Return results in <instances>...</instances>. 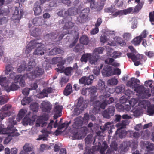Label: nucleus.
<instances>
[{"instance_id": "obj_1", "label": "nucleus", "mask_w": 154, "mask_h": 154, "mask_svg": "<svg viewBox=\"0 0 154 154\" xmlns=\"http://www.w3.org/2000/svg\"><path fill=\"white\" fill-rule=\"evenodd\" d=\"M90 94V103L94 107L92 112L94 114L98 113L100 109H104L107 104L112 103L114 101L112 97L110 98L108 100L107 97L110 96V93H112L111 91L108 92L107 94L105 92L103 93V95L99 97L100 101L97 99V94L96 92V88L95 87H91L89 91Z\"/></svg>"}, {"instance_id": "obj_2", "label": "nucleus", "mask_w": 154, "mask_h": 154, "mask_svg": "<svg viewBox=\"0 0 154 154\" xmlns=\"http://www.w3.org/2000/svg\"><path fill=\"white\" fill-rule=\"evenodd\" d=\"M6 123L8 126L6 128H4L3 124H0V134L8 136L4 141L5 144H8L11 140L12 137L19 135L17 130L14 126L17 124L14 117L9 118L6 121Z\"/></svg>"}, {"instance_id": "obj_3", "label": "nucleus", "mask_w": 154, "mask_h": 154, "mask_svg": "<svg viewBox=\"0 0 154 154\" xmlns=\"http://www.w3.org/2000/svg\"><path fill=\"white\" fill-rule=\"evenodd\" d=\"M82 118L79 117L75 119L72 125L74 129L72 131L73 137L75 139L82 138L88 132V129L86 127H82Z\"/></svg>"}, {"instance_id": "obj_4", "label": "nucleus", "mask_w": 154, "mask_h": 154, "mask_svg": "<svg viewBox=\"0 0 154 154\" xmlns=\"http://www.w3.org/2000/svg\"><path fill=\"white\" fill-rule=\"evenodd\" d=\"M140 81L137 79L132 78L128 81L127 85L132 88H134V91L137 93L136 95L138 96H142L145 98H148L151 96L150 92L149 89L144 90V88L142 85H140Z\"/></svg>"}, {"instance_id": "obj_5", "label": "nucleus", "mask_w": 154, "mask_h": 154, "mask_svg": "<svg viewBox=\"0 0 154 154\" xmlns=\"http://www.w3.org/2000/svg\"><path fill=\"white\" fill-rule=\"evenodd\" d=\"M35 47L37 48L34 51L33 54L38 56H42L46 52L45 46L42 44L38 40L31 41L28 44L26 49L23 50L24 52L26 54L30 53Z\"/></svg>"}, {"instance_id": "obj_6", "label": "nucleus", "mask_w": 154, "mask_h": 154, "mask_svg": "<svg viewBox=\"0 0 154 154\" xmlns=\"http://www.w3.org/2000/svg\"><path fill=\"white\" fill-rule=\"evenodd\" d=\"M149 104L148 101L143 100L141 101L139 103V106L132 109L131 107H130L129 105H125L123 107L124 109L126 111H130L131 112H133L134 116H138L146 110V106Z\"/></svg>"}, {"instance_id": "obj_7", "label": "nucleus", "mask_w": 154, "mask_h": 154, "mask_svg": "<svg viewBox=\"0 0 154 154\" xmlns=\"http://www.w3.org/2000/svg\"><path fill=\"white\" fill-rule=\"evenodd\" d=\"M89 11V8H86L83 10L78 9L77 11L75 9L70 8L65 11V14L67 15H76L77 13H80L81 11V16L78 17L77 20L79 22L82 23L83 22V20L87 17Z\"/></svg>"}, {"instance_id": "obj_8", "label": "nucleus", "mask_w": 154, "mask_h": 154, "mask_svg": "<svg viewBox=\"0 0 154 154\" xmlns=\"http://www.w3.org/2000/svg\"><path fill=\"white\" fill-rule=\"evenodd\" d=\"M108 147V146L106 141L103 142L102 145L101 143L99 142L98 146H94L92 149L88 150L86 149L85 153L86 154H94L96 151L100 150L101 154H110L111 152L110 149H108L106 153H105L106 150Z\"/></svg>"}, {"instance_id": "obj_9", "label": "nucleus", "mask_w": 154, "mask_h": 154, "mask_svg": "<svg viewBox=\"0 0 154 154\" xmlns=\"http://www.w3.org/2000/svg\"><path fill=\"white\" fill-rule=\"evenodd\" d=\"M129 48L132 52L131 53H127V55L129 58L131 59L134 62V65L136 66L140 64L141 63L140 60L142 61L143 56L137 53V52L132 46H130Z\"/></svg>"}, {"instance_id": "obj_10", "label": "nucleus", "mask_w": 154, "mask_h": 154, "mask_svg": "<svg viewBox=\"0 0 154 154\" xmlns=\"http://www.w3.org/2000/svg\"><path fill=\"white\" fill-rule=\"evenodd\" d=\"M58 123L57 121L56 120L55 122L53 120L51 121L50 123L48 125L47 128H44L41 131L43 133H45L46 134H42L39 136L36 139L37 140H47V137L48 134L51 132V129L53 127L56 128L57 126Z\"/></svg>"}, {"instance_id": "obj_11", "label": "nucleus", "mask_w": 154, "mask_h": 154, "mask_svg": "<svg viewBox=\"0 0 154 154\" xmlns=\"http://www.w3.org/2000/svg\"><path fill=\"white\" fill-rule=\"evenodd\" d=\"M71 18L70 17H69L67 18H65L63 20H60L59 23H65V25L63 27V29L66 30L65 31H63V32L64 34L61 35L59 37L58 40L61 39L64 36L67 34H71L72 32H69L68 29H70L72 28L74 26V24L70 21H69V20H70Z\"/></svg>"}, {"instance_id": "obj_12", "label": "nucleus", "mask_w": 154, "mask_h": 154, "mask_svg": "<svg viewBox=\"0 0 154 154\" xmlns=\"http://www.w3.org/2000/svg\"><path fill=\"white\" fill-rule=\"evenodd\" d=\"M127 124V122L126 120L122 121L121 122L116 124V126L119 128L116 133L115 136H118L121 138L125 137L126 135L129 134L128 131H126L124 130H122V128H125Z\"/></svg>"}, {"instance_id": "obj_13", "label": "nucleus", "mask_w": 154, "mask_h": 154, "mask_svg": "<svg viewBox=\"0 0 154 154\" xmlns=\"http://www.w3.org/2000/svg\"><path fill=\"white\" fill-rule=\"evenodd\" d=\"M102 73L103 76H108L112 75H119L120 74L121 71L118 68L112 69V67L107 66L104 68Z\"/></svg>"}, {"instance_id": "obj_14", "label": "nucleus", "mask_w": 154, "mask_h": 154, "mask_svg": "<svg viewBox=\"0 0 154 154\" xmlns=\"http://www.w3.org/2000/svg\"><path fill=\"white\" fill-rule=\"evenodd\" d=\"M26 76L25 75L23 76L21 75H16L15 72H11L9 75V80L14 81V82H19L20 85L22 87H24L25 85L24 79Z\"/></svg>"}, {"instance_id": "obj_15", "label": "nucleus", "mask_w": 154, "mask_h": 154, "mask_svg": "<svg viewBox=\"0 0 154 154\" xmlns=\"http://www.w3.org/2000/svg\"><path fill=\"white\" fill-rule=\"evenodd\" d=\"M114 126L113 123L110 122H108L106 123L104 127L103 128L102 127H100V129L101 130V132L100 131H97V130H95L97 136L100 137H103V132L105 130L109 131L108 133L110 134V133H112V129L113 128Z\"/></svg>"}, {"instance_id": "obj_16", "label": "nucleus", "mask_w": 154, "mask_h": 154, "mask_svg": "<svg viewBox=\"0 0 154 154\" xmlns=\"http://www.w3.org/2000/svg\"><path fill=\"white\" fill-rule=\"evenodd\" d=\"M44 70L40 67H37L32 72L25 75L30 80H32L36 77L41 76L44 73Z\"/></svg>"}, {"instance_id": "obj_17", "label": "nucleus", "mask_w": 154, "mask_h": 154, "mask_svg": "<svg viewBox=\"0 0 154 154\" xmlns=\"http://www.w3.org/2000/svg\"><path fill=\"white\" fill-rule=\"evenodd\" d=\"M87 106V105L84 103L83 98L82 97L79 98L78 99L76 107L74 109V115H79Z\"/></svg>"}, {"instance_id": "obj_18", "label": "nucleus", "mask_w": 154, "mask_h": 154, "mask_svg": "<svg viewBox=\"0 0 154 154\" xmlns=\"http://www.w3.org/2000/svg\"><path fill=\"white\" fill-rule=\"evenodd\" d=\"M12 109V106L10 105L6 104L3 106L0 110V116L2 117V119H4L10 116Z\"/></svg>"}, {"instance_id": "obj_19", "label": "nucleus", "mask_w": 154, "mask_h": 154, "mask_svg": "<svg viewBox=\"0 0 154 154\" xmlns=\"http://www.w3.org/2000/svg\"><path fill=\"white\" fill-rule=\"evenodd\" d=\"M94 57L93 54H91L90 53H87L83 55L81 59V61L86 63L88 60L89 63L91 64H95L97 60V57Z\"/></svg>"}, {"instance_id": "obj_20", "label": "nucleus", "mask_w": 154, "mask_h": 154, "mask_svg": "<svg viewBox=\"0 0 154 154\" xmlns=\"http://www.w3.org/2000/svg\"><path fill=\"white\" fill-rule=\"evenodd\" d=\"M48 119V116L45 114L38 117L36 121L35 126L36 127H42L45 126L47 125L46 121Z\"/></svg>"}, {"instance_id": "obj_21", "label": "nucleus", "mask_w": 154, "mask_h": 154, "mask_svg": "<svg viewBox=\"0 0 154 154\" xmlns=\"http://www.w3.org/2000/svg\"><path fill=\"white\" fill-rule=\"evenodd\" d=\"M56 70L60 73L64 72L65 74L67 75H71L73 72V69L72 67H68L65 68L63 66H61L56 69Z\"/></svg>"}, {"instance_id": "obj_22", "label": "nucleus", "mask_w": 154, "mask_h": 154, "mask_svg": "<svg viewBox=\"0 0 154 154\" xmlns=\"http://www.w3.org/2000/svg\"><path fill=\"white\" fill-rule=\"evenodd\" d=\"M139 97L138 98H132L129 101V104L130 105V107L131 108V109L135 107H137L139 106V103L141 101V98L143 99L145 98L143 97H142V96H138Z\"/></svg>"}, {"instance_id": "obj_23", "label": "nucleus", "mask_w": 154, "mask_h": 154, "mask_svg": "<svg viewBox=\"0 0 154 154\" xmlns=\"http://www.w3.org/2000/svg\"><path fill=\"white\" fill-rule=\"evenodd\" d=\"M117 44L121 46H122L125 45V43L121 38L116 37L114 38V41H111L110 43L108 42V45L111 46H115Z\"/></svg>"}, {"instance_id": "obj_24", "label": "nucleus", "mask_w": 154, "mask_h": 154, "mask_svg": "<svg viewBox=\"0 0 154 154\" xmlns=\"http://www.w3.org/2000/svg\"><path fill=\"white\" fill-rule=\"evenodd\" d=\"M18 82L16 81L14 82L11 80L10 84L7 86L5 90L8 92L11 91H15L17 90L19 88V86L17 84V82Z\"/></svg>"}, {"instance_id": "obj_25", "label": "nucleus", "mask_w": 154, "mask_h": 154, "mask_svg": "<svg viewBox=\"0 0 154 154\" xmlns=\"http://www.w3.org/2000/svg\"><path fill=\"white\" fill-rule=\"evenodd\" d=\"M44 23V21L42 18H35L29 21V28H30L32 26V23L33 24V25L38 26L42 25Z\"/></svg>"}, {"instance_id": "obj_26", "label": "nucleus", "mask_w": 154, "mask_h": 154, "mask_svg": "<svg viewBox=\"0 0 154 154\" xmlns=\"http://www.w3.org/2000/svg\"><path fill=\"white\" fill-rule=\"evenodd\" d=\"M30 113H29L28 115H27L23 120L22 123L25 126L27 125L28 124L30 125H32L35 121V116H32L31 118L29 117Z\"/></svg>"}, {"instance_id": "obj_27", "label": "nucleus", "mask_w": 154, "mask_h": 154, "mask_svg": "<svg viewBox=\"0 0 154 154\" xmlns=\"http://www.w3.org/2000/svg\"><path fill=\"white\" fill-rule=\"evenodd\" d=\"M115 111V108L114 107H110L107 110L104 111L103 113V116L106 118H109L110 116L114 115Z\"/></svg>"}, {"instance_id": "obj_28", "label": "nucleus", "mask_w": 154, "mask_h": 154, "mask_svg": "<svg viewBox=\"0 0 154 154\" xmlns=\"http://www.w3.org/2000/svg\"><path fill=\"white\" fill-rule=\"evenodd\" d=\"M11 80L8 79L7 78L2 75L0 76V85L3 87L5 89L8 85L11 82Z\"/></svg>"}, {"instance_id": "obj_29", "label": "nucleus", "mask_w": 154, "mask_h": 154, "mask_svg": "<svg viewBox=\"0 0 154 154\" xmlns=\"http://www.w3.org/2000/svg\"><path fill=\"white\" fill-rule=\"evenodd\" d=\"M106 48V47H105ZM106 51H107V54H110V56L115 58H118L121 56L122 53L119 51H114L111 54V51L112 49L111 48L108 47L106 48Z\"/></svg>"}, {"instance_id": "obj_30", "label": "nucleus", "mask_w": 154, "mask_h": 154, "mask_svg": "<svg viewBox=\"0 0 154 154\" xmlns=\"http://www.w3.org/2000/svg\"><path fill=\"white\" fill-rule=\"evenodd\" d=\"M141 145L142 146L145 147L146 149L147 152H150V151L154 150V144L148 141L141 142Z\"/></svg>"}, {"instance_id": "obj_31", "label": "nucleus", "mask_w": 154, "mask_h": 154, "mask_svg": "<svg viewBox=\"0 0 154 154\" xmlns=\"http://www.w3.org/2000/svg\"><path fill=\"white\" fill-rule=\"evenodd\" d=\"M133 10L132 7H129L126 9L119 11L116 12L113 14V16L114 17H116L118 15H122L128 14L130 13L133 11Z\"/></svg>"}, {"instance_id": "obj_32", "label": "nucleus", "mask_w": 154, "mask_h": 154, "mask_svg": "<svg viewBox=\"0 0 154 154\" xmlns=\"http://www.w3.org/2000/svg\"><path fill=\"white\" fill-rule=\"evenodd\" d=\"M65 62L66 60L61 57H57L53 58L50 63L51 64L58 63L57 66H59L63 65Z\"/></svg>"}, {"instance_id": "obj_33", "label": "nucleus", "mask_w": 154, "mask_h": 154, "mask_svg": "<svg viewBox=\"0 0 154 154\" xmlns=\"http://www.w3.org/2000/svg\"><path fill=\"white\" fill-rule=\"evenodd\" d=\"M23 11L21 10L19 13L18 8L16 7L15 10L12 17V19L14 20H19L21 18L23 14Z\"/></svg>"}, {"instance_id": "obj_34", "label": "nucleus", "mask_w": 154, "mask_h": 154, "mask_svg": "<svg viewBox=\"0 0 154 154\" xmlns=\"http://www.w3.org/2000/svg\"><path fill=\"white\" fill-rule=\"evenodd\" d=\"M41 107L43 111L48 112L51 109L52 106L49 102L43 101L41 103Z\"/></svg>"}, {"instance_id": "obj_35", "label": "nucleus", "mask_w": 154, "mask_h": 154, "mask_svg": "<svg viewBox=\"0 0 154 154\" xmlns=\"http://www.w3.org/2000/svg\"><path fill=\"white\" fill-rule=\"evenodd\" d=\"M62 108V106L59 105H57L56 106L54 107V119H56L57 118L61 116V112Z\"/></svg>"}, {"instance_id": "obj_36", "label": "nucleus", "mask_w": 154, "mask_h": 154, "mask_svg": "<svg viewBox=\"0 0 154 154\" xmlns=\"http://www.w3.org/2000/svg\"><path fill=\"white\" fill-rule=\"evenodd\" d=\"M30 29L31 35L34 36L36 37L38 36L41 33L40 30L38 28L32 26Z\"/></svg>"}, {"instance_id": "obj_37", "label": "nucleus", "mask_w": 154, "mask_h": 154, "mask_svg": "<svg viewBox=\"0 0 154 154\" xmlns=\"http://www.w3.org/2000/svg\"><path fill=\"white\" fill-rule=\"evenodd\" d=\"M31 88H25L23 90L22 93L24 95H28L29 94V90L35 89L37 88L38 86L36 83H35L31 84Z\"/></svg>"}, {"instance_id": "obj_38", "label": "nucleus", "mask_w": 154, "mask_h": 154, "mask_svg": "<svg viewBox=\"0 0 154 154\" xmlns=\"http://www.w3.org/2000/svg\"><path fill=\"white\" fill-rule=\"evenodd\" d=\"M149 104L146 106V110L147 111L148 115L151 116L154 114V105H151L149 102Z\"/></svg>"}, {"instance_id": "obj_39", "label": "nucleus", "mask_w": 154, "mask_h": 154, "mask_svg": "<svg viewBox=\"0 0 154 154\" xmlns=\"http://www.w3.org/2000/svg\"><path fill=\"white\" fill-rule=\"evenodd\" d=\"M105 48L104 47H99L95 48L94 50L93 53L92 54L94 56V57H97V56L98 57L97 59L99 57L98 54H102Z\"/></svg>"}, {"instance_id": "obj_40", "label": "nucleus", "mask_w": 154, "mask_h": 154, "mask_svg": "<svg viewBox=\"0 0 154 154\" xmlns=\"http://www.w3.org/2000/svg\"><path fill=\"white\" fill-rule=\"evenodd\" d=\"M35 96L33 95L32 96L30 97H25L21 101V104L23 105H25L29 103L31 101H32L33 99L35 98Z\"/></svg>"}, {"instance_id": "obj_41", "label": "nucleus", "mask_w": 154, "mask_h": 154, "mask_svg": "<svg viewBox=\"0 0 154 154\" xmlns=\"http://www.w3.org/2000/svg\"><path fill=\"white\" fill-rule=\"evenodd\" d=\"M27 110L26 109H22L19 111V113L16 118L17 121H20L24 116L25 114L27 112Z\"/></svg>"}, {"instance_id": "obj_42", "label": "nucleus", "mask_w": 154, "mask_h": 154, "mask_svg": "<svg viewBox=\"0 0 154 154\" xmlns=\"http://www.w3.org/2000/svg\"><path fill=\"white\" fill-rule=\"evenodd\" d=\"M72 87L71 85L69 84H68L63 92L64 95L66 96L69 95L72 92Z\"/></svg>"}, {"instance_id": "obj_43", "label": "nucleus", "mask_w": 154, "mask_h": 154, "mask_svg": "<svg viewBox=\"0 0 154 154\" xmlns=\"http://www.w3.org/2000/svg\"><path fill=\"white\" fill-rule=\"evenodd\" d=\"M14 69V67L10 64L7 65L5 69V73L6 75L8 74L10 72L13 71Z\"/></svg>"}, {"instance_id": "obj_44", "label": "nucleus", "mask_w": 154, "mask_h": 154, "mask_svg": "<svg viewBox=\"0 0 154 154\" xmlns=\"http://www.w3.org/2000/svg\"><path fill=\"white\" fill-rule=\"evenodd\" d=\"M62 52V51L60 48H55L50 51L48 54L49 55H54Z\"/></svg>"}, {"instance_id": "obj_45", "label": "nucleus", "mask_w": 154, "mask_h": 154, "mask_svg": "<svg viewBox=\"0 0 154 154\" xmlns=\"http://www.w3.org/2000/svg\"><path fill=\"white\" fill-rule=\"evenodd\" d=\"M138 2V4L135 7L133 10L134 12H138L141 9L144 3L143 2L141 1L140 2Z\"/></svg>"}, {"instance_id": "obj_46", "label": "nucleus", "mask_w": 154, "mask_h": 154, "mask_svg": "<svg viewBox=\"0 0 154 154\" xmlns=\"http://www.w3.org/2000/svg\"><path fill=\"white\" fill-rule=\"evenodd\" d=\"M36 63L35 61L32 59L30 60L28 63L27 67L26 68V70H30L34 67Z\"/></svg>"}, {"instance_id": "obj_47", "label": "nucleus", "mask_w": 154, "mask_h": 154, "mask_svg": "<svg viewBox=\"0 0 154 154\" xmlns=\"http://www.w3.org/2000/svg\"><path fill=\"white\" fill-rule=\"evenodd\" d=\"M26 63L25 62H23L17 69V72L19 73H21L23 72L26 68Z\"/></svg>"}, {"instance_id": "obj_48", "label": "nucleus", "mask_w": 154, "mask_h": 154, "mask_svg": "<svg viewBox=\"0 0 154 154\" xmlns=\"http://www.w3.org/2000/svg\"><path fill=\"white\" fill-rule=\"evenodd\" d=\"M80 43L86 45L89 42V40L88 37L85 35H82L80 38Z\"/></svg>"}, {"instance_id": "obj_49", "label": "nucleus", "mask_w": 154, "mask_h": 154, "mask_svg": "<svg viewBox=\"0 0 154 154\" xmlns=\"http://www.w3.org/2000/svg\"><path fill=\"white\" fill-rule=\"evenodd\" d=\"M128 132H129V134L130 135V136L131 137H133L135 139H137L140 137V135L139 133L136 132H134L133 131L131 130L128 131Z\"/></svg>"}, {"instance_id": "obj_50", "label": "nucleus", "mask_w": 154, "mask_h": 154, "mask_svg": "<svg viewBox=\"0 0 154 154\" xmlns=\"http://www.w3.org/2000/svg\"><path fill=\"white\" fill-rule=\"evenodd\" d=\"M23 150L28 152L32 151L33 150V148L29 143H26L23 146Z\"/></svg>"}, {"instance_id": "obj_51", "label": "nucleus", "mask_w": 154, "mask_h": 154, "mask_svg": "<svg viewBox=\"0 0 154 154\" xmlns=\"http://www.w3.org/2000/svg\"><path fill=\"white\" fill-rule=\"evenodd\" d=\"M93 136L91 134L88 135L85 139V143L86 146H88V145L91 144L93 141Z\"/></svg>"}, {"instance_id": "obj_52", "label": "nucleus", "mask_w": 154, "mask_h": 154, "mask_svg": "<svg viewBox=\"0 0 154 154\" xmlns=\"http://www.w3.org/2000/svg\"><path fill=\"white\" fill-rule=\"evenodd\" d=\"M105 85L104 81L100 79L98 82V83L97 85V88L99 89L103 90L105 88Z\"/></svg>"}, {"instance_id": "obj_53", "label": "nucleus", "mask_w": 154, "mask_h": 154, "mask_svg": "<svg viewBox=\"0 0 154 154\" xmlns=\"http://www.w3.org/2000/svg\"><path fill=\"white\" fill-rule=\"evenodd\" d=\"M30 108L33 112H36L39 108L38 104L36 103H33L30 105Z\"/></svg>"}, {"instance_id": "obj_54", "label": "nucleus", "mask_w": 154, "mask_h": 154, "mask_svg": "<svg viewBox=\"0 0 154 154\" xmlns=\"http://www.w3.org/2000/svg\"><path fill=\"white\" fill-rule=\"evenodd\" d=\"M118 82L117 79L115 78H112L108 80L107 81L108 84L111 85H116L118 84Z\"/></svg>"}, {"instance_id": "obj_55", "label": "nucleus", "mask_w": 154, "mask_h": 154, "mask_svg": "<svg viewBox=\"0 0 154 154\" xmlns=\"http://www.w3.org/2000/svg\"><path fill=\"white\" fill-rule=\"evenodd\" d=\"M34 14L35 15H39L42 12V9L40 6L38 5L34 8Z\"/></svg>"}, {"instance_id": "obj_56", "label": "nucleus", "mask_w": 154, "mask_h": 154, "mask_svg": "<svg viewBox=\"0 0 154 154\" xmlns=\"http://www.w3.org/2000/svg\"><path fill=\"white\" fill-rule=\"evenodd\" d=\"M8 100V97L6 96L2 95L0 96V105H2L6 103Z\"/></svg>"}, {"instance_id": "obj_57", "label": "nucleus", "mask_w": 154, "mask_h": 154, "mask_svg": "<svg viewBox=\"0 0 154 154\" xmlns=\"http://www.w3.org/2000/svg\"><path fill=\"white\" fill-rule=\"evenodd\" d=\"M142 40L140 36H137L133 40V44L135 45H139L140 43Z\"/></svg>"}, {"instance_id": "obj_58", "label": "nucleus", "mask_w": 154, "mask_h": 154, "mask_svg": "<svg viewBox=\"0 0 154 154\" xmlns=\"http://www.w3.org/2000/svg\"><path fill=\"white\" fill-rule=\"evenodd\" d=\"M94 77L93 75H91L89 77H86V85H89L92 83Z\"/></svg>"}, {"instance_id": "obj_59", "label": "nucleus", "mask_w": 154, "mask_h": 154, "mask_svg": "<svg viewBox=\"0 0 154 154\" xmlns=\"http://www.w3.org/2000/svg\"><path fill=\"white\" fill-rule=\"evenodd\" d=\"M45 90H43L42 92L37 95V97L39 98H42L45 97H47L48 96L47 93L45 92Z\"/></svg>"}, {"instance_id": "obj_60", "label": "nucleus", "mask_w": 154, "mask_h": 154, "mask_svg": "<svg viewBox=\"0 0 154 154\" xmlns=\"http://www.w3.org/2000/svg\"><path fill=\"white\" fill-rule=\"evenodd\" d=\"M111 149L113 151H117V145L115 142H112L110 145Z\"/></svg>"}, {"instance_id": "obj_61", "label": "nucleus", "mask_w": 154, "mask_h": 154, "mask_svg": "<svg viewBox=\"0 0 154 154\" xmlns=\"http://www.w3.org/2000/svg\"><path fill=\"white\" fill-rule=\"evenodd\" d=\"M57 33L56 32H53L52 33L49 34L48 35V36L50 37L51 39H55L58 36Z\"/></svg>"}, {"instance_id": "obj_62", "label": "nucleus", "mask_w": 154, "mask_h": 154, "mask_svg": "<svg viewBox=\"0 0 154 154\" xmlns=\"http://www.w3.org/2000/svg\"><path fill=\"white\" fill-rule=\"evenodd\" d=\"M149 17L150 20L152 24L154 25V23H153V22H154V11L149 13Z\"/></svg>"}, {"instance_id": "obj_63", "label": "nucleus", "mask_w": 154, "mask_h": 154, "mask_svg": "<svg viewBox=\"0 0 154 154\" xmlns=\"http://www.w3.org/2000/svg\"><path fill=\"white\" fill-rule=\"evenodd\" d=\"M123 37L126 40H128L131 38V35L130 33H126L123 34Z\"/></svg>"}, {"instance_id": "obj_64", "label": "nucleus", "mask_w": 154, "mask_h": 154, "mask_svg": "<svg viewBox=\"0 0 154 154\" xmlns=\"http://www.w3.org/2000/svg\"><path fill=\"white\" fill-rule=\"evenodd\" d=\"M142 135H144L142 137V138L147 139L149 136V132L147 131H145L142 133Z\"/></svg>"}]
</instances>
